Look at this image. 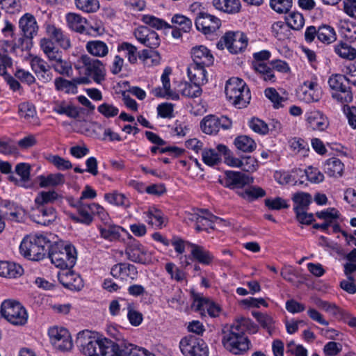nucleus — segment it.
I'll use <instances>...</instances> for the list:
<instances>
[{"label": "nucleus", "mask_w": 356, "mask_h": 356, "mask_svg": "<svg viewBox=\"0 0 356 356\" xmlns=\"http://www.w3.org/2000/svg\"><path fill=\"white\" fill-rule=\"evenodd\" d=\"M76 343L86 356H140L134 345L120 346L111 339L99 338L88 330L78 333Z\"/></svg>", "instance_id": "nucleus-1"}, {"label": "nucleus", "mask_w": 356, "mask_h": 356, "mask_svg": "<svg viewBox=\"0 0 356 356\" xmlns=\"http://www.w3.org/2000/svg\"><path fill=\"white\" fill-rule=\"evenodd\" d=\"M48 257L56 267L61 269H71L76 264V250L74 245L63 241L50 244Z\"/></svg>", "instance_id": "nucleus-2"}, {"label": "nucleus", "mask_w": 356, "mask_h": 356, "mask_svg": "<svg viewBox=\"0 0 356 356\" xmlns=\"http://www.w3.org/2000/svg\"><path fill=\"white\" fill-rule=\"evenodd\" d=\"M50 241L42 234L25 236L19 245V251L25 258L33 261L42 260L49 246Z\"/></svg>", "instance_id": "nucleus-3"}, {"label": "nucleus", "mask_w": 356, "mask_h": 356, "mask_svg": "<svg viewBox=\"0 0 356 356\" xmlns=\"http://www.w3.org/2000/svg\"><path fill=\"white\" fill-rule=\"evenodd\" d=\"M225 92L229 102L238 108L246 107L251 99L249 88L238 77H232L227 81Z\"/></svg>", "instance_id": "nucleus-4"}, {"label": "nucleus", "mask_w": 356, "mask_h": 356, "mask_svg": "<svg viewBox=\"0 0 356 356\" xmlns=\"http://www.w3.org/2000/svg\"><path fill=\"white\" fill-rule=\"evenodd\" d=\"M222 343L224 348L234 355H241L250 349L251 343L242 331H236L231 325H226L222 329Z\"/></svg>", "instance_id": "nucleus-5"}, {"label": "nucleus", "mask_w": 356, "mask_h": 356, "mask_svg": "<svg viewBox=\"0 0 356 356\" xmlns=\"http://www.w3.org/2000/svg\"><path fill=\"white\" fill-rule=\"evenodd\" d=\"M19 29L22 35L18 41L19 47L22 50H28L32 47V40L38 31L35 17L31 13H25L19 20Z\"/></svg>", "instance_id": "nucleus-6"}, {"label": "nucleus", "mask_w": 356, "mask_h": 356, "mask_svg": "<svg viewBox=\"0 0 356 356\" xmlns=\"http://www.w3.org/2000/svg\"><path fill=\"white\" fill-rule=\"evenodd\" d=\"M328 84L332 92V97L338 102L344 104L353 101V95L348 81L347 76L336 74L328 79Z\"/></svg>", "instance_id": "nucleus-7"}, {"label": "nucleus", "mask_w": 356, "mask_h": 356, "mask_svg": "<svg viewBox=\"0 0 356 356\" xmlns=\"http://www.w3.org/2000/svg\"><path fill=\"white\" fill-rule=\"evenodd\" d=\"M1 314L8 322L15 325H24L27 322L26 310L16 300H4L1 305Z\"/></svg>", "instance_id": "nucleus-8"}, {"label": "nucleus", "mask_w": 356, "mask_h": 356, "mask_svg": "<svg viewBox=\"0 0 356 356\" xmlns=\"http://www.w3.org/2000/svg\"><path fill=\"white\" fill-rule=\"evenodd\" d=\"M179 348L184 356H209L207 344L202 339L194 335L182 338Z\"/></svg>", "instance_id": "nucleus-9"}, {"label": "nucleus", "mask_w": 356, "mask_h": 356, "mask_svg": "<svg viewBox=\"0 0 356 356\" xmlns=\"http://www.w3.org/2000/svg\"><path fill=\"white\" fill-rule=\"evenodd\" d=\"M79 61L85 67V74L92 77L95 83H101L105 80L106 69L102 61L86 54L82 55Z\"/></svg>", "instance_id": "nucleus-10"}, {"label": "nucleus", "mask_w": 356, "mask_h": 356, "mask_svg": "<svg viewBox=\"0 0 356 356\" xmlns=\"http://www.w3.org/2000/svg\"><path fill=\"white\" fill-rule=\"evenodd\" d=\"M232 121L225 115L218 117L214 115L205 116L200 122L202 131L209 135L216 134L220 129H229L232 127Z\"/></svg>", "instance_id": "nucleus-11"}, {"label": "nucleus", "mask_w": 356, "mask_h": 356, "mask_svg": "<svg viewBox=\"0 0 356 356\" xmlns=\"http://www.w3.org/2000/svg\"><path fill=\"white\" fill-rule=\"evenodd\" d=\"M25 210L18 204L8 200L0 202V216L1 219L19 222L24 216Z\"/></svg>", "instance_id": "nucleus-12"}, {"label": "nucleus", "mask_w": 356, "mask_h": 356, "mask_svg": "<svg viewBox=\"0 0 356 356\" xmlns=\"http://www.w3.org/2000/svg\"><path fill=\"white\" fill-rule=\"evenodd\" d=\"M134 35L136 40L150 49H156L161 42L158 33L145 26H140L136 29Z\"/></svg>", "instance_id": "nucleus-13"}, {"label": "nucleus", "mask_w": 356, "mask_h": 356, "mask_svg": "<svg viewBox=\"0 0 356 356\" xmlns=\"http://www.w3.org/2000/svg\"><path fill=\"white\" fill-rule=\"evenodd\" d=\"M198 31L204 34L215 32L221 25L220 20L214 15L205 12H200L195 22Z\"/></svg>", "instance_id": "nucleus-14"}, {"label": "nucleus", "mask_w": 356, "mask_h": 356, "mask_svg": "<svg viewBox=\"0 0 356 356\" xmlns=\"http://www.w3.org/2000/svg\"><path fill=\"white\" fill-rule=\"evenodd\" d=\"M251 183H252V178L243 172L232 170L225 172L224 185L227 188H241Z\"/></svg>", "instance_id": "nucleus-15"}, {"label": "nucleus", "mask_w": 356, "mask_h": 356, "mask_svg": "<svg viewBox=\"0 0 356 356\" xmlns=\"http://www.w3.org/2000/svg\"><path fill=\"white\" fill-rule=\"evenodd\" d=\"M125 253L127 258L135 263L145 264L149 260V258L147 257V250L136 241L127 245Z\"/></svg>", "instance_id": "nucleus-16"}, {"label": "nucleus", "mask_w": 356, "mask_h": 356, "mask_svg": "<svg viewBox=\"0 0 356 356\" xmlns=\"http://www.w3.org/2000/svg\"><path fill=\"white\" fill-rule=\"evenodd\" d=\"M193 65L209 67L213 64L214 58L210 50L204 45L193 47L191 50Z\"/></svg>", "instance_id": "nucleus-17"}, {"label": "nucleus", "mask_w": 356, "mask_h": 356, "mask_svg": "<svg viewBox=\"0 0 356 356\" xmlns=\"http://www.w3.org/2000/svg\"><path fill=\"white\" fill-rule=\"evenodd\" d=\"M189 245L192 248L191 257V256H185L184 261H181L182 263H185L186 266L191 264L188 259H194L204 265H209L213 261L214 258L213 254L204 247L194 243H189Z\"/></svg>", "instance_id": "nucleus-18"}, {"label": "nucleus", "mask_w": 356, "mask_h": 356, "mask_svg": "<svg viewBox=\"0 0 356 356\" xmlns=\"http://www.w3.org/2000/svg\"><path fill=\"white\" fill-rule=\"evenodd\" d=\"M58 280L65 288L71 291H79L83 287L82 278L73 271L58 274Z\"/></svg>", "instance_id": "nucleus-19"}, {"label": "nucleus", "mask_w": 356, "mask_h": 356, "mask_svg": "<svg viewBox=\"0 0 356 356\" xmlns=\"http://www.w3.org/2000/svg\"><path fill=\"white\" fill-rule=\"evenodd\" d=\"M194 302L196 311L201 313L207 312L212 318L218 316L221 309L219 305H216L213 301H211L207 298L199 297L195 298Z\"/></svg>", "instance_id": "nucleus-20"}, {"label": "nucleus", "mask_w": 356, "mask_h": 356, "mask_svg": "<svg viewBox=\"0 0 356 356\" xmlns=\"http://www.w3.org/2000/svg\"><path fill=\"white\" fill-rule=\"evenodd\" d=\"M35 207L33 209L35 213L33 216H37L39 218H42V219L35 220L37 223L47 225L55 220L56 212L54 207L49 205H35Z\"/></svg>", "instance_id": "nucleus-21"}, {"label": "nucleus", "mask_w": 356, "mask_h": 356, "mask_svg": "<svg viewBox=\"0 0 356 356\" xmlns=\"http://www.w3.org/2000/svg\"><path fill=\"white\" fill-rule=\"evenodd\" d=\"M78 215L70 213V218L76 223L90 225L93 221V210L91 204L84 203L76 210Z\"/></svg>", "instance_id": "nucleus-22"}, {"label": "nucleus", "mask_w": 356, "mask_h": 356, "mask_svg": "<svg viewBox=\"0 0 356 356\" xmlns=\"http://www.w3.org/2000/svg\"><path fill=\"white\" fill-rule=\"evenodd\" d=\"M111 273L115 277H121L122 279L131 277L134 279L138 274V271L136 267L133 264L119 263L111 268Z\"/></svg>", "instance_id": "nucleus-23"}, {"label": "nucleus", "mask_w": 356, "mask_h": 356, "mask_svg": "<svg viewBox=\"0 0 356 356\" xmlns=\"http://www.w3.org/2000/svg\"><path fill=\"white\" fill-rule=\"evenodd\" d=\"M307 121L313 130L324 131L329 126L327 118L319 111L310 112L307 115Z\"/></svg>", "instance_id": "nucleus-24"}, {"label": "nucleus", "mask_w": 356, "mask_h": 356, "mask_svg": "<svg viewBox=\"0 0 356 356\" xmlns=\"http://www.w3.org/2000/svg\"><path fill=\"white\" fill-rule=\"evenodd\" d=\"M66 19L69 27L72 30L79 33L90 34L88 28L86 26L87 20L81 15L75 13H69L66 16Z\"/></svg>", "instance_id": "nucleus-25"}, {"label": "nucleus", "mask_w": 356, "mask_h": 356, "mask_svg": "<svg viewBox=\"0 0 356 356\" xmlns=\"http://www.w3.org/2000/svg\"><path fill=\"white\" fill-rule=\"evenodd\" d=\"M206 66H197V65H191L188 67V76L191 82L199 86L203 85L207 82Z\"/></svg>", "instance_id": "nucleus-26"}, {"label": "nucleus", "mask_w": 356, "mask_h": 356, "mask_svg": "<svg viewBox=\"0 0 356 356\" xmlns=\"http://www.w3.org/2000/svg\"><path fill=\"white\" fill-rule=\"evenodd\" d=\"M46 32L49 39L54 40L63 49L70 47V40L63 34L62 30L53 24L46 26Z\"/></svg>", "instance_id": "nucleus-27"}, {"label": "nucleus", "mask_w": 356, "mask_h": 356, "mask_svg": "<svg viewBox=\"0 0 356 356\" xmlns=\"http://www.w3.org/2000/svg\"><path fill=\"white\" fill-rule=\"evenodd\" d=\"M252 66L255 73L264 81H270L271 83L275 82L276 77L270 64L268 65L266 63L252 62Z\"/></svg>", "instance_id": "nucleus-28"}, {"label": "nucleus", "mask_w": 356, "mask_h": 356, "mask_svg": "<svg viewBox=\"0 0 356 356\" xmlns=\"http://www.w3.org/2000/svg\"><path fill=\"white\" fill-rule=\"evenodd\" d=\"M344 165L336 157L327 159L324 164V171L330 177H338L342 175Z\"/></svg>", "instance_id": "nucleus-29"}, {"label": "nucleus", "mask_w": 356, "mask_h": 356, "mask_svg": "<svg viewBox=\"0 0 356 356\" xmlns=\"http://www.w3.org/2000/svg\"><path fill=\"white\" fill-rule=\"evenodd\" d=\"M236 331H242V334L245 332L250 334H254L258 331V326L250 318L241 317L236 319L233 325H231Z\"/></svg>", "instance_id": "nucleus-30"}, {"label": "nucleus", "mask_w": 356, "mask_h": 356, "mask_svg": "<svg viewBox=\"0 0 356 356\" xmlns=\"http://www.w3.org/2000/svg\"><path fill=\"white\" fill-rule=\"evenodd\" d=\"M87 51L92 56L104 57L108 53V48L106 44L101 40H92L86 44Z\"/></svg>", "instance_id": "nucleus-31"}, {"label": "nucleus", "mask_w": 356, "mask_h": 356, "mask_svg": "<svg viewBox=\"0 0 356 356\" xmlns=\"http://www.w3.org/2000/svg\"><path fill=\"white\" fill-rule=\"evenodd\" d=\"M216 222H225V220L214 215H210V218L200 215V219L197 220L195 229L198 232L208 231L209 229H214Z\"/></svg>", "instance_id": "nucleus-32"}, {"label": "nucleus", "mask_w": 356, "mask_h": 356, "mask_svg": "<svg viewBox=\"0 0 356 356\" xmlns=\"http://www.w3.org/2000/svg\"><path fill=\"white\" fill-rule=\"evenodd\" d=\"M99 229L101 236L110 241L118 240L120 236V230H123L121 227L112 224L100 226Z\"/></svg>", "instance_id": "nucleus-33"}, {"label": "nucleus", "mask_w": 356, "mask_h": 356, "mask_svg": "<svg viewBox=\"0 0 356 356\" xmlns=\"http://www.w3.org/2000/svg\"><path fill=\"white\" fill-rule=\"evenodd\" d=\"M234 143L238 150L243 152H252L257 147L255 141L250 137L245 135H241L236 137Z\"/></svg>", "instance_id": "nucleus-34"}, {"label": "nucleus", "mask_w": 356, "mask_h": 356, "mask_svg": "<svg viewBox=\"0 0 356 356\" xmlns=\"http://www.w3.org/2000/svg\"><path fill=\"white\" fill-rule=\"evenodd\" d=\"M40 186L47 188L62 185L65 182L64 175L61 173L50 174L47 177L41 175L38 177Z\"/></svg>", "instance_id": "nucleus-35"}, {"label": "nucleus", "mask_w": 356, "mask_h": 356, "mask_svg": "<svg viewBox=\"0 0 356 356\" xmlns=\"http://www.w3.org/2000/svg\"><path fill=\"white\" fill-rule=\"evenodd\" d=\"M293 200L295 203L294 211H307L309 204L312 202V196L307 193H298L293 195Z\"/></svg>", "instance_id": "nucleus-36"}, {"label": "nucleus", "mask_w": 356, "mask_h": 356, "mask_svg": "<svg viewBox=\"0 0 356 356\" xmlns=\"http://www.w3.org/2000/svg\"><path fill=\"white\" fill-rule=\"evenodd\" d=\"M318 39L325 44H330L337 40L334 29L329 25H321L318 27Z\"/></svg>", "instance_id": "nucleus-37"}, {"label": "nucleus", "mask_w": 356, "mask_h": 356, "mask_svg": "<svg viewBox=\"0 0 356 356\" xmlns=\"http://www.w3.org/2000/svg\"><path fill=\"white\" fill-rule=\"evenodd\" d=\"M56 89L59 91H63L67 94H76L77 86L72 80H67L63 77H57L54 81Z\"/></svg>", "instance_id": "nucleus-38"}, {"label": "nucleus", "mask_w": 356, "mask_h": 356, "mask_svg": "<svg viewBox=\"0 0 356 356\" xmlns=\"http://www.w3.org/2000/svg\"><path fill=\"white\" fill-rule=\"evenodd\" d=\"M61 198V195L55 191H42L38 194L35 199V205H48Z\"/></svg>", "instance_id": "nucleus-39"}, {"label": "nucleus", "mask_w": 356, "mask_h": 356, "mask_svg": "<svg viewBox=\"0 0 356 356\" xmlns=\"http://www.w3.org/2000/svg\"><path fill=\"white\" fill-rule=\"evenodd\" d=\"M252 316L257 319V321L259 323V324L266 330H267L268 332L270 335H272L273 333L274 327L273 323L274 321L273 318L266 314L259 312H252Z\"/></svg>", "instance_id": "nucleus-40"}, {"label": "nucleus", "mask_w": 356, "mask_h": 356, "mask_svg": "<svg viewBox=\"0 0 356 356\" xmlns=\"http://www.w3.org/2000/svg\"><path fill=\"white\" fill-rule=\"evenodd\" d=\"M234 36L229 40L228 50L232 54H238L246 48V44L244 42H240L243 38V33H234Z\"/></svg>", "instance_id": "nucleus-41"}, {"label": "nucleus", "mask_w": 356, "mask_h": 356, "mask_svg": "<svg viewBox=\"0 0 356 356\" xmlns=\"http://www.w3.org/2000/svg\"><path fill=\"white\" fill-rule=\"evenodd\" d=\"M105 200L110 204L117 206H122L125 208L129 207L130 202L129 199L122 193H119L114 191L111 193H106L104 195Z\"/></svg>", "instance_id": "nucleus-42"}, {"label": "nucleus", "mask_w": 356, "mask_h": 356, "mask_svg": "<svg viewBox=\"0 0 356 356\" xmlns=\"http://www.w3.org/2000/svg\"><path fill=\"white\" fill-rule=\"evenodd\" d=\"M265 96L269 99L273 104L275 109L284 106V103L287 102V99L281 97L277 91L273 88H268L264 91Z\"/></svg>", "instance_id": "nucleus-43"}, {"label": "nucleus", "mask_w": 356, "mask_h": 356, "mask_svg": "<svg viewBox=\"0 0 356 356\" xmlns=\"http://www.w3.org/2000/svg\"><path fill=\"white\" fill-rule=\"evenodd\" d=\"M286 22L289 28L293 30H300L305 24L303 15L298 12H292L286 17Z\"/></svg>", "instance_id": "nucleus-44"}, {"label": "nucleus", "mask_w": 356, "mask_h": 356, "mask_svg": "<svg viewBox=\"0 0 356 356\" xmlns=\"http://www.w3.org/2000/svg\"><path fill=\"white\" fill-rule=\"evenodd\" d=\"M334 51L343 58L353 60L356 57L355 49L346 42H341L338 45L335 46Z\"/></svg>", "instance_id": "nucleus-45"}, {"label": "nucleus", "mask_w": 356, "mask_h": 356, "mask_svg": "<svg viewBox=\"0 0 356 356\" xmlns=\"http://www.w3.org/2000/svg\"><path fill=\"white\" fill-rule=\"evenodd\" d=\"M180 90L181 92V94L184 96L191 97V98H195L200 97L202 94V89L201 88L193 83H188L184 82L181 83L180 86Z\"/></svg>", "instance_id": "nucleus-46"}, {"label": "nucleus", "mask_w": 356, "mask_h": 356, "mask_svg": "<svg viewBox=\"0 0 356 356\" xmlns=\"http://www.w3.org/2000/svg\"><path fill=\"white\" fill-rule=\"evenodd\" d=\"M142 21L147 25L154 28L156 29H170L172 28V26L170 25L165 21L162 19L156 17L153 15H145L143 16Z\"/></svg>", "instance_id": "nucleus-47"}, {"label": "nucleus", "mask_w": 356, "mask_h": 356, "mask_svg": "<svg viewBox=\"0 0 356 356\" xmlns=\"http://www.w3.org/2000/svg\"><path fill=\"white\" fill-rule=\"evenodd\" d=\"M118 51H125V57L128 59L129 62L131 64H134L137 62L138 58V52L137 48L134 45L129 42H122L118 47Z\"/></svg>", "instance_id": "nucleus-48"}, {"label": "nucleus", "mask_w": 356, "mask_h": 356, "mask_svg": "<svg viewBox=\"0 0 356 356\" xmlns=\"http://www.w3.org/2000/svg\"><path fill=\"white\" fill-rule=\"evenodd\" d=\"M170 73V71H168V69H165L161 78L163 86L165 89V95L164 98L172 100H178L179 99V94L170 90V83L169 78Z\"/></svg>", "instance_id": "nucleus-49"}, {"label": "nucleus", "mask_w": 356, "mask_h": 356, "mask_svg": "<svg viewBox=\"0 0 356 356\" xmlns=\"http://www.w3.org/2000/svg\"><path fill=\"white\" fill-rule=\"evenodd\" d=\"M203 162L213 166L219 163L221 161L220 154L213 149H204L202 152Z\"/></svg>", "instance_id": "nucleus-50"}, {"label": "nucleus", "mask_w": 356, "mask_h": 356, "mask_svg": "<svg viewBox=\"0 0 356 356\" xmlns=\"http://www.w3.org/2000/svg\"><path fill=\"white\" fill-rule=\"evenodd\" d=\"M78 9L88 13H95L99 8L98 0H75Z\"/></svg>", "instance_id": "nucleus-51"}, {"label": "nucleus", "mask_w": 356, "mask_h": 356, "mask_svg": "<svg viewBox=\"0 0 356 356\" xmlns=\"http://www.w3.org/2000/svg\"><path fill=\"white\" fill-rule=\"evenodd\" d=\"M52 67L60 74L67 76H71L72 74V67L71 64L61 58L52 63Z\"/></svg>", "instance_id": "nucleus-52"}, {"label": "nucleus", "mask_w": 356, "mask_h": 356, "mask_svg": "<svg viewBox=\"0 0 356 356\" xmlns=\"http://www.w3.org/2000/svg\"><path fill=\"white\" fill-rule=\"evenodd\" d=\"M172 24L178 25L177 29H181L184 33L190 31L192 27V21L184 15L176 14L171 19Z\"/></svg>", "instance_id": "nucleus-53"}, {"label": "nucleus", "mask_w": 356, "mask_h": 356, "mask_svg": "<svg viewBox=\"0 0 356 356\" xmlns=\"http://www.w3.org/2000/svg\"><path fill=\"white\" fill-rule=\"evenodd\" d=\"M149 224L155 225L158 227H161L164 224V218L162 212L155 208L149 209L147 213Z\"/></svg>", "instance_id": "nucleus-54"}, {"label": "nucleus", "mask_w": 356, "mask_h": 356, "mask_svg": "<svg viewBox=\"0 0 356 356\" xmlns=\"http://www.w3.org/2000/svg\"><path fill=\"white\" fill-rule=\"evenodd\" d=\"M270 6L278 13H287L292 7V0H270Z\"/></svg>", "instance_id": "nucleus-55"}, {"label": "nucleus", "mask_w": 356, "mask_h": 356, "mask_svg": "<svg viewBox=\"0 0 356 356\" xmlns=\"http://www.w3.org/2000/svg\"><path fill=\"white\" fill-rule=\"evenodd\" d=\"M47 160L60 170H65L72 168V163L69 160H66L58 155H49Z\"/></svg>", "instance_id": "nucleus-56"}, {"label": "nucleus", "mask_w": 356, "mask_h": 356, "mask_svg": "<svg viewBox=\"0 0 356 356\" xmlns=\"http://www.w3.org/2000/svg\"><path fill=\"white\" fill-rule=\"evenodd\" d=\"M239 195L249 201H253L258 197H264L266 195V192L260 187H251L239 193Z\"/></svg>", "instance_id": "nucleus-57"}, {"label": "nucleus", "mask_w": 356, "mask_h": 356, "mask_svg": "<svg viewBox=\"0 0 356 356\" xmlns=\"http://www.w3.org/2000/svg\"><path fill=\"white\" fill-rule=\"evenodd\" d=\"M68 330L63 327H51L49 330L48 334L53 346L56 345V342H58L59 340L67 337Z\"/></svg>", "instance_id": "nucleus-58"}, {"label": "nucleus", "mask_w": 356, "mask_h": 356, "mask_svg": "<svg viewBox=\"0 0 356 356\" xmlns=\"http://www.w3.org/2000/svg\"><path fill=\"white\" fill-rule=\"evenodd\" d=\"M275 178L277 179L278 182L281 184H289L290 182H293L294 185H300L304 184V180L298 179L296 177V175H292L288 172H283L282 174L276 172Z\"/></svg>", "instance_id": "nucleus-59"}, {"label": "nucleus", "mask_w": 356, "mask_h": 356, "mask_svg": "<svg viewBox=\"0 0 356 356\" xmlns=\"http://www.w3.org/2000/svg\"><path fill=\"white\" fill-rule=\"evenodd\" d=\"M97 111L104 117L109 118L116 116L119 113V109L113 104L103 103L97 107Z\"/></svg>", "instance_id": "nucleus-60"}, {"label": "nucleus", "mask_w": 356, "mask_h": 356, "mask_svg": "<svg viewBox=\"0 0 356 356\" xmlns=\"http://www.w3.org/2000/svg\"><path fill=\"white\" fill-rule=\"evenodd\" d=\"M165 270L170 275L172 279L181 282L185 279V273L176 267L173 263H167L165 266Z\"/></svg>", "instance_id": "nucleus-61"}, {"label": "nucleus", "mask_w": 356, "mask_h": 356, "mask_svg": "<svg viewBox=\"0 0 356 356\" xmlns=\"http://www.w3.org/2000/svg\"><path fill=\"white\" fill-rule=\"evenodd\" d=\"M241 161L243 164H241V168L243 171L245 172H254L258 167L257 160L250 156H242Z\"/></svg>", "instance_id": "nucleus-62"}, {"label": "nucleus", "mask_w": 356, "mask_h": 356, "mask_svg": "<svg viewBox=\"0 0 356 356\" xmlns=\"http://www.w3.org/2000/svg\"><path fill=\"white\" fill-rule=\"evenodd\" d=\"M265 205L270 209L280 210L289 207L287 202L281 197H276L275 199H266Z\"/></svg>", "instance_id": "nucleus-63"}, {"label": "nucleus", "mask_w": 356, "mask_h": 356, "mask_svg": "<svg viewBox=\"0 0 356 356\" xmlns=\"http://www.w3.org/2000/svg\"><path fill=\"white\" fill-rule=\"evenodd\" d=\"M250 127L256 133L266 134L268 131V127L264 121L258 118H252L249 122Z\"/></svg>", "instance_id": "nucleus-64"}]
</instances>
